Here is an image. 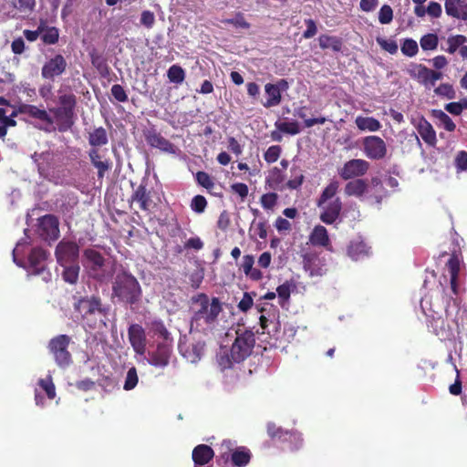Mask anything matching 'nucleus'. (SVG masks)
<instances>
[{
    "label": "nucleus",
    "mask_w": 467,
    "mask_h": 467,
    "mask_svg": "<svg viewBox=\"0 0 467 467\" xmlns=\"http://www.w3.org/2000/svg\"><path fill=\"white\" fill-rule=\"evenodd\" d=\"M275 126L278 131L289 135H296L301 131L299 123L296 120H292L289 122L278 120L275 123Z\"/></svg>",
    "instance_id": "42"
},
{
    "label": "nucleus",
    "mask_w": 467,
    "mask_h": 467,
    "mask_svg": "<svg viewBox=\"0 0 467 467\" xmlns=\"http://www.w3.org/2000/svg\"><path fill=\"white\" fill-rule=\"evenodd\" d=\"M63 270V279L69 284H76L78 279L79 266L77 264L67 265Z\"/></svg>",
    "instance_id": "43"
},
{
    "label": "nucleus",
    "mask_w": 467,
    "mask_h": 467,
    "mask_svg": "<svg viewBox=\"0 0 467 467\" xmlns=\"http://www.w3.org/2000/svg\"><path fill=\"white\" fill-rule=\"evenodd\" d=\"M265 90L267 95L266 101L264 103L265 108L275 107L281 103L282 95L278 91V88L274 86V84L267 83L265 86Z\"/></svg>",
    "instance_id": "37"
},
{
    "label": "nucleus",
    "mask_w": 467,
    "mask_h": 467,
    "mask_svg": "<svg viewBox=\"0 0 467 467\" xmlns=\"http://www.w3.org/2000/svg\"><path fill=\"white\" fill-rule=\"evenodd\" d=\"M57 101H58L57 108L66 109L67 111L76 112L78 100H77V97L74 93L68 92V93L60 94L58 96Z\"/></svg>",
    "instance_id": "39"
},
{
    "label": "nucleus",
    "mask_w": 467,
    "mask_h": 467,
    "mask_svg": "<svg viewBox=\"0 0 467 467\" xmlns=\"http://www.w3.org/2000/svg\"><path fill=\"white\" fill-rule=\"evenodd\" d=\"M167 77L172 83H182L185 78V72L179 65H172L167 71Z\"/></svg>",
    "instance_id": "46"
},
{
    "label": "nucleus",
    "mask_w": 467,
    "mask_h": 467,
    "mask_svg": "<svg viewBox=\"0 0 467 467\" xmlns=\"http://www.w3.org/2000/svg\"><path fill=\"white\" fill-rule=\"evenodd\" d=\"M88 157L92 165L97 169L98 179L102 180L109 171L112 168V161L109 158L96 148H91L88 151Z\"/></svg>",
    "instance_id": "16"
},
{
    "label": "nucleus",
    "mask_w": 467,
    "mask_h": 467,
    "mask_svg": "<svg viewBox=\"0 0 467 467\" xmlns=\"http://www.w3.org/2000/svg\"><path fill=\"white\" fill-rule=\"evenodd\" d=\"M49 111L54 116L53 119L59 132H66L74 126L76 112L67 111L57 107L49 109Z\"/></svg>",
    "instance_id": "14"
},
{
    "label": "nucleus",
    "mask_w": 467,
    "mask_h": 467,
    "mask_svg": "<svg viewBox=\"0 0 467 467\" xmlns=\"http://www.w3.org/2000/svg\"><path fill=\"white\" fill-rule=\"evenodd\" d=\"M85 265L89 269L93 277H99V272L102 270L105 265L104 256L97 250L92 248L85 249L83 252Z\"/></svg>",
    "instance_id": "15"
},
{
    "label": "nucleus",
    "mask_w": 467,
    "mask_h": 467,
    "mask_svg": "<svg viewBox=\"0 0 467 467\" xmlns=\"http://www.w3.org/2000/svg\"><path fill=\"white\" fill-rule=\"evenodd\" d=\"M207 206V201L202 195H195L191 202V208L197 213H202Z\"/></svg>",
    "instance_id": "62"
},
{
    "label": "nucleus",
    "mask_w": 467,
    "mask_h": 467,
    "mask_svg": "<svg viewBox=\"0 0 467 467\" xmlns=\"http://www.w3.org/2000/svg\"><path fill=\"white\" fill-rule=\"evenodd\" d=\"M130 205L133 202L139 204V208L141 211L148 212L150 210L152 200L150 197V192L147 190L146 184L141 182L132 192L130 200Z\"/></svg>",
    "instance_id": "19"
},
{
    "label": "nucleus",
    "mask_w": 467,
    "mask_h": 467,
    "mask_svg": "<svg viewBox=\"0 0 467 467\" xmlns=\"http://www.w3.org/2000/svg\"><path fill=\"white\" fill-rule=\"evenodd\" d=\"M257 310H258V312H260L262 314L259 317L260 327L263 330L262 334L267 333L271 337V338L274 339V341L270 342V344L275 345L276 341L278 340L279 333H280V331L278 329L279 323L275 322L274 320H270L267 317H265L263 314L266 309H264L263 307H261V308H258Z\"/></svg>",
    "instance_id": "25"
},
{
    "label": "nucleus",
    "mask_w": 467,
    "mask_h": 467,
    "mask_svg": "<svg viewBox=\"0 0 467 467\" xmlns=\"http://www.w3.org/2000/svg\"><path fill=\"white\" fill-rule=\"evenodd\" d=\"M38 385L46 392L49 400H53L56 397V388L50 376H47L45 379H40Z\"/></svg>",
    "instance_id": "53"
},
{
    "label": "nucleus",
    "mask_w": 467,
    "mask_h": 467,
    "mask_svg": "<svg viewBox=\"0 0 467 467\" xmlns=\"http://www.w3.org/2000/svg\"><path fill=\"white\" fill-rule=\"evenodd\" d=\"M369 248L362 240H352L347 247L348 255L353 260H358L368 254Z\"/></svg>",
    "instance_id": "32"
},
{
    "label": "nucleus",
    "mask_w": 467,
    "mask_h": 467,
    "mask_svg": "<svg viewBox=\"0 0 467 467\" xmlns=\"http://www.w3.org/2000/svg\"><path fill=\"white\" fill-rule=\"evenodd\" d=\"M255 337L252 330L238 329L236 337L231 348V356L235 363H240L247 358L254 349Z\"/></svg>",
    "instance_id": "3"
},
{
    "label": "nucleus",
    "mask_w": 467,
    "mask_h": 467,
    "mask_svg": "<svg viewBox=\"0 0 467 467\" xmlns=\"http://www.w3.org/2000/svg\"><path fill=\"white\" fill-rule=\"evenodd\" d=\"M128 337L134 352L144 355L147 345L145 329L139 324H131L128 328Z\"/></svg>",
    "instance_id": "9"
},
{
    "label": "nucleus",
    "mask_w": 467,
    "mask_h": 467,
    "mask_svg": "<svg viewBox=\"0 0 467 467\" xmlns=\"http://www.w3.org/2000/svg\"><path fill=\"white\" fill-rule=\"evenodd\" d=\"M451 278H458L461 267V262L457 254H453L446 263Z\"/></svg>",
    "instance_id": "54"
},
{
    "label": "nucleus",
    "mask_w": 467,
    "mask_h": 467,
    "mask_svg": "<svg viewBox=\"0 0 467 467\" xmlns=\"http://www.w3.org/2000/svg\"><path fill=\"white\" fill-rule=\"evenodd\" d=\"M408 74L424 86H430V68L422 64H411L407 70Z\"/></svg>",
    "instance_id": "31"
},
{
    "label": "nucleus",
    "mask_w": 467,
    "mask_h": 467,
    "mask_svg": "<svg viewBox=\"0 0 467 467\" xmlns=\"http://www.w3.org/2000/svg\"><path fill=\"white\" fill-rule=\"evenodd\" d=\"M435 94L438 96L444 97L448 99L455 98V90L453 87L449 83H442L434 89Z\"/></svg>",
    "instance_id": "57"
},
{
    "label": "nucleus",
    "mask_w": 467,
    "mask_h": 467,
    "mask_svg": "<svg viewBox=\"0 0 467 467\" xmlns=\"http://www.w3.org/2000/svg\"><path fill=\"white\" fill-rule=\"evenodd\" d=\"M56 257L61 266L76 264L78 258L79 247L72 241H61L56 248Z\"/></svg>",
    "instance_id": "6"
},
{
    "label": "nucleus",
    "mask_w": 467,
    "mask_h": 467,
    "mask_svg": "<svg viewBox=\"0 0 467 467\" xmlns=\"http://www.w3.org/2000/svg\"><path fill=\"white\" fill-rule=\"evenodd\" d=\"M466 42L467 37L463 35L451 36L447 39L448 47L446 51L450 54H454Z\"/></svg>",
    "instance_id": "45"
},
{
    "label": "nucleus",
    "mask_w": 467,
    "mask_h": 467,
    "mask_svg": "<svg viewBox=\"0 0 467 467\" xmlns=\"http://www.w3.org/2000/svg\"><path fill=\"white\" fill-rule=\"evenodd\" d=\"M305 110H306V107H300L296 109L295 114L298 118L304 119L306 128H311L317 124H324L327 120V118H325V117L306 119V114Z\"/></svg>",
    "instance_id": "44"
},
{
    "label": "nucleus",
    "mask_w": 467,
    "mask_h": 467,
    "mask_svg": "<svg viewBox=\"0 0 467 467\" xmlns=\"http://www.w3.org/2000/svg\"><path fill=\"white\" fill-rule=\"evenodd\" d=\"M48 253L40 247H35L28 255V263L34 275H40L46 270V261Z\"/></svg>",
    "instance_id": "18"
},
{
    "label": "nucleus",
    "mask_w": 467,
    "mask_h": 467,
    "mask_svg": "<svg viewBox=\"0 0 467 467\" xmlns=\"http://www.w3.org/2000/svg\"><path fill=\"white\" fill-rule=\"evenodd\" d=\"M88 140L92 148L104 146L109 142L107 130L103 127L96 128L88 133Z\"/></svg>",
    "instance_id": "33"
},
{
    "label": "nucleus",
    "mask_w": 467,
    "mask_h": 467,
    "mask_svg": "<svg viewBox=\"0 0 467 467\" xmlns=\"http://www.w3.org/2000/svg\"><path fill=\"white\" fill-rule=\"evenodd\" d=\"M415 128L425 143L430 146H435L437 142L436 131L423 116L419 118Z\"/></svg>",
    "instance_id": "24"
},
{
    "label": "nucleus",
    "mask_w": 467,
    "mask_h": 467,
    "mask_svg": "<svg viewBox=\"0 0 467 467\" xmlns=\"http://www.w3.org/2000/svg\"><path fill=\"white\" fill-rule=\"evenodd\" d=\"M393 19V10L389 5H383L379 12V21L380 24H389Z\"/></svg>",
    "instance_id": "60"
},
{
    "label": "nucleus",
    "mask_w": 467,
    "mask_h": 467,
    "mask_svg": "<svg viewBox=\"0 0 467 467\" xmlns=\"http://www.w3.org/2000/svg\"><path fill=\"white\" fill-rule=\"evenodd\" d=\"M111 95L119 102H126L128 100V95L124 88L119 84H114L111 87Z\"/></svg>",
    "instance_id": "64"
},
{
    "label": "nucleus",
    "mask_w": 467,
    "mask_h": 467,
    "mask_svg": "<svg viewBox=\"0 0 467 467\" xmlns=\"http://www.w3.org/2000/svg\"><path fill=\"white\" fill-rule=\"evenodd\" d=\"M66 68L67 61L62 55L58 54L44 64L41 75L44 78L54 79L56 77L62 75Z\"/></svg>",
    "instance_id": "12"
},
{
    "label": "nucleus",
    "mask_w": 467,
    "mask_h": 467,
    "mask_svg": "<svg viewBox=\"0 0 467 467\" xmlns=\"http://www.w3.org/2000/svg\"><path fill=\"white\" fill-rule=\"evenodd\" d=\"M109 306L101 305L89 315L82 319L85 326L90 329H102L107 327Z\"/></svg>",
    "instance_id": "13"
},
{
    "label": "nucleus",
    "mask_w": 467,
    "mask_h": 467,
    "mask_svg": "<svg viewBox=\"0 0 467 467\" xmlns=\"http://www.w3.org/2000/svg\"><path fill=\"white\" fill-rule=\"evenodd\" d=\"M151 328L155 335L162 338V341L172 342L171 334L166 328L165 325L161 320H156L151 323Z\"/></svg>",
    "instance_id": "48"
},
{
    "label": "nucleus",
    "mask_w": 467,
    "mask_h": 467,
    "mask_svg": "<svg viewBox=\"0 0 467 467\" xmlns=\"http://www.w3.org/2000/svg\"><path fill=\"white\" fill-rule=\"evenodd\" d=\"M102 304L101 298L98 296H82L74 303V308L78 312L83 319L86 316L92 313Z\"/></svg>",
    "instance_id": "17"
},
{
    "label": "nucleus",
    "mask_w": 467,
    "mask_h": 467,
    "mask_svg": "<svg viewBox=\"0 0 467 467\" xmlns=\"http://www.w3.org/2000/svg\"><path fill=\"white\" fill-rule=\"evenodd\" d=\"M368 169V161L363 159H353L344 163L343 167L338 171V174L343 180L347 181L365 175Z\"/></svg>",
    "instance_id": "8"
},
{
    "label": "nucleus",
    "mask_w": 467,
    "mask_h": 467,
    "mask_svg": "<svg viewBox=\"0 0 467 467\" xmlns=\"http://www.w3.org/2000/svg\"><path fill=\"white\" fill-rule=\"evenodd\" d=\"M138 380H139V379H138L137 369L135 367H132L127 372L123 389L125 390L133 389L136 387V385L138 384Z\"/></svg>",
    "instance_id": "56"
},
{
    "label": "nucleus",
    "mask_w": 467,
    "mask_h": 467,
    "mask_svg": "<svg viewBox=\"0 0 467 467\" xmlns=\"http://www.w3.org/2000/svg\"><path fill=\"white\" fill-rule=\"evenodd\" d=\"M322 207L324 211L320 213V220L326 224H332L340 215L342 202L340 198L337 197Z\"/></svg>",
    "instance_id": "20"
},
{
    "label": "nucleus",
    "mask_w": 467,
    "mask_h": 467,
    "mask_svg": "<svg viewBox=\"0 0 467 467\" xmlns=\"http://www.w3.org/2000/svg\"><path fill=\"white\" fill-rule=\"evenodd\" d=\"M400 50L403 55L412 57L419 51L418 43L412 38H406L401 44Z\"/></svg>",
    "instance_id": "50"
},
{
    "label": "nucleus",
    "mask_w": 467,
    "mask_h": 467,
    "mask_svg": "<svg viewBox=\"0 0 467 467\" xmlns=\"http://www.w3.org/2000/svg\"><path fill=\"white\" fill-rule=\"evenodd\" d=\"M205 342L197 341L190 344L182 352V356L191 363L199 362L204 355Z\"/></svg>",
    "instance_id": "28"
},
{
    "label": "nucleus",
    "mask_w": 467,
    "mask_h": 467,
    "mask_svg": "<svg viewBox=\"0 0 467 467\" xmlns=\"http://www.w3.org/2000/svg\"><path fill=\"white\" fill-rule=\"evenodd\" d=\"M195 179L197 183L205 188L208 192H212V188H215L213 179L205 171H198Z\"/></svg>",
    "instance_id": "51"
},
{
    "label": "nucleus",
    "mask_w": 467,
    "mask_h": 467,
    "mask_svg": "<svg viewBox=\"0 0 467 467\" xmlns=\"http://www.w3.org/2000/svg\"><path fill=\"white\" fill-rule=\"evenodd\" d=\"M420 47L423 50H435L439 44V38L436 34H427L420 39Z\"/></svg>",
    "instance_id": "47"
},
{
    "label": "nucleus",
    "mask_w": 467,
    "mask_h": 467,
    "mask_svg": "<svg viewBox=\"0 0 467 467\" xmlns=\"http://www.w3.org/2000/svg\"><path fill=\"white\" fill-rule=\"evenodd\" d=\"M112 294L120 302L134 305L140 300L142 292L136 277L123 271L115 276L112 284Z\"/></svg>",
    "instance_id": "2"
},
{
    "label": "nucleus",
    "mask_w": 467,
    "mask_h": 467,
    "mask_svg": "<svg viewBox=\"0 0 467 467\" xmlns=\"http://www.w3.org/2000/svg\"><path fill=\"white\" fill-rule=\"evenodd\" d=\"M296 288L293 281H285L276 288V294L279 299V305L284 307L290 299L291 292Z\"/></svg>",
    "instance_id": "38"
},
{
    "label": "nucleus",
    "mask_w": 467,
    "mask_h": 467,
    "mask_svg": "<svg viewBox=\"0 0 467 467\" xmlns=\"http://www.w3.org/2000/svg\"><path fill=\"white\" fill-rule=\"evenodd\" d=\"M266 430L267 434L273 440L286 441L299 439V435L296 432L283 430L274 422L267 423Z\"/></svg>",
    "instance_id": "27"
},
{
    "label": "nucleus",
    "mask_w": 467,
    "mask_h": 467,
    "mask_svg": "<svg viewBox=\"0 0 467 467\" xmlns=\"http://www.w3.org/2000/svg\"><path fill=\"white\" fill-rule=\"evenodd\" d=\"M368 188L365 180L356 179L348 182L345 186V193L348 196H362Z\"/></svg>",
    "instance_id": "35"
},
{
    "label": "nucleus",
    "mask_w": 467,
    "mask_h": 467,
    "mask_svg": "<svg viewBox=\"0 0 467 467\" xmlns=\"http://www.w3.org/2000/svg\"><path fill=\"white\" fill-rule=\"evenodd\" d=\"M318 44L322 49L331 48L334 52H340L343 47V42L340 37L326 34L319 36Z\"/></svg>",
    "instance_id": "34"
},
{
    "label": "nucleus",
    "mask_w": 467,
    "mask_h": 467,
    "mask_svg": "<svg viewBox=\"0 0 467 467\" xmlns=\"http://www.w3.org/2000/svg\"><path fill=\"white\" fill-rule=\"evenodd\" d=\"M223 302L216 296L210 297L205 293H198L190 299L191 329H214L219 324V316L223 307Z\"/></svg>",
    "instance_id": "1"
},
{
    "label": "nucleus",
    "mask_w": 467,
    "mask_h": 467,
    "mask_svg": "<svg viewBox=\"0 0 467 467\" xmlns=\"http://www.w3.org/2000/svg\"><path fill=\"white\" fill-rule=\"evenodd\" d=\"M172 352V342L161 341L157 344L156 349L150 352L149 362L160 368L166 367Z\"/></svg>",
    "instance_id": "10"
},
{
    "label": "nucleus",
    "mask_w": 467,
    "mask_h": 467,
    "mask_svg": "<svg viewBox=\"0 0 467 467\" xmlns=\"http://www.w3.org/2000/svg\"><path fill=\"white\" fill-rule=\"evenodd\" d=\"M252 453L251 451L245 446H236L230 462L234 467H245L251 461Z\"/></svg>",
    "instance_id": "30"
},
{
    "label": "nucleus",
    "mask_w": 467,
    "mask_h": 467,
    "mask_svg": "<svg viewBox=\"0 0 467 467\" xmlns=\"http://www.w3.org/2000/svg\"><path fill=\"white\" fill-rule=\"evenodd\" d=\"M445 11L453 18L467 20V3L463 0H446Z\"/></svg>",
    "instance_id": "26"
},
{
    "label": "nucleus",
    "mask_w": 467,
    "mask_h": 467,
    "mask_svg": "<svg viewBox=\"0 0 467 467\" xmlns=\"http://www.w3.org/2000/svg\"><path fill=\"white\" fill-rule=\"evenodd\" d=\"M235 447V441L229 439H225L217 444L216 463L221 467H228Z\"/></svg>",
    "instance_id": "21"
},
{
    "label": "nucleus",
    "mask_w": 467,
    "mask_h": 467,
    "mask_svg": "<svg viewBox=\"0 0 467 467\" xmlns=\"http://www.w3.org/2000/svg\"><path fill=\"white\" fill-rule=\"evenodd\" d=\"M146 142L152 148L159 149L160 150L167 153L174 154L176 152V146L169 140L165 139L155 129H149L144 131Z\"/></svg>",
    "instance_id": "11"
},
{
    "label": "nucleus",
    "mask_w": 467,
    "mask_h": 467,
    "mask_svg": "<svg viewBox=\"0 0 467 467\" xmlns=\"http://www.w3.org/2000/svg\"><path fill=\"white\" fill-rule=\"evenodd\" d=\"M37 234L44 241H56L59 237V222L54 214H46L38 219Z\"/></svg>",
    "instance_id": "5"
},
{
    "label": "nucleus",
    "mask_w": 467,
    "mask_h": 467,
    "mask_svg": "<svg viewBox=\"0 0 467 467\" xmlns=\"http://www.w3.org/2000/svg\"><path fill=\"white\" fill-rule=\"evenodd\" d=\"M278 195L275 192H268L261 196V204L265 209H273L277 202Z\"/></svg>",
    "instance_id": "63"
},
{
    "label": "nucleus",
    "mask_w": 467,
    "mask_h": 467,
    "mask_svg": "<svg viewBox=\"0 0 467 467\" xmlns=\"http://www.w3.org/2000/svg\"><path fill=\"white\" fill-rule=\"evenodd\" d=\"M203 245H204L203 242L201 240V238L198 236H195V237H192V238L188 239L184 243L183 247L178 246L176 250L178 253H182L183 249L184 250L193 249L195 251H199L203 248Z\"/></svg>",
    "instance_id": "55"
},
{
    "label": "nucleus",
    "mask_w": 467,
    "mask_h": 467,
    "mask_svg": "<svg viewBox=\"0 0 467 467\" xmlns=\"http://www.w3.org/2000/svg\"><path fill=\"white\" fill-rule=\"evenodd\" d=\"M339 182L337 181H332L323 190L317 200V206L322 207L324 204L327 202L328 200L335 197L338 191Z\"/></svg>",
    "instance_id": "40"
},
{
    "label": "nucleus",
    "mask_w": 467,
    "mask_h": 467,
    "mask_svg": "<svg viewBox=\"0 0 467 467\" xmlns=\"http://www.w3.org/2000/svg\"><path fill=\"white\" fill-rule=\"evenodd\" d=\"M433 115L439 119L441 124L447 131H454L456 129L455 123L452 119L442 110H434Z\"/></svg>",
    "instance_id": "52"
},
{
    "label": "nucleus",
    "mask_w": 467,
    "mask_h": 467,
    "mask_svg": "<svg viewBox=\"0 0 467 467\" xmlns=\"http://www.w3.org/2000/svg\"><path fill=\"white\" fill-rule=\"evenodd\" d=\"M309 242L314 246L324 247L332 252V244L329 239L327 230L323 225H316L309 235Z\"/></svg>",
    "instance_id": "22"
},
{
    "label": "nucleus",
    "mask_w": 467,
    "mask_h": 467,
    "mask_svg": "<svg viewBox=\"0 0 467 467\" xmlns=\"http://www.w3.org/2000/svg\"><path fill=\"white\" fill-rule=\"evenodd\" d=\"M59 39V30L55 26H47L44 23V30L41 32V40L46 45H55Z\"/></svg>",
    "instance_id": "41"
},
{
    "label": "nucleus",
    "mask_w": 467,
    "mask_h": 467,
    "mask_svg": "<svg viewBox=\"0 0 467 467\" xmlns=\"http://www.w3.org/2000/svg\"><path fill=\"white\" fill-rule=\"evenodd\" d=\"M281 151L282 149L279 145L270 146L264 154L265 161L267 163L275 162L279 159Z\"/></svg>",
    "instance_id": "58"
},
{
    "label": "nucleus",
    "mask_w": 467,
    "mask_h": 467,
    "mask_svg": "<svg viewBox=\"0 0 467 467\" xmlns=\"http://www.w3.org/2000/svg\"><path fill=\"white\" fill-rule=\"evenodd\" d=\"M355 123L360 130L378 131L381 128L380 122L373 117L358 116Z\"/></svg>",
    "instance_id": "36"
},
{
    "label": "nucleus",
    "mask_w": 467,
    "mask_h": 467,
    "mask_svg": "<svg viewBox=\"0 0 467 467\" xmlns=\"http://www.w3.org/2000/svg\"><path fill=\"white\" fill-rule=\"evenodd\" d=\"M254 258L252 254H245L242 258L240 268L244 275L253 281H259L263 278V273L254 267Z\"/></svg>",
    "instance_id": "29"
},
{
    "label": "nucleus",
    "mask_w": 467,
    "mask_h": 467,
    "mask_svg": "<svg viewBox=\"0 0 467 467\" xmlns=\"http://www.w3.org/2000/svg\"><path fill=\"white\" fill-rule=\"evenodd\" d=\"M464 109H467V99H465L460 102H450L445 105V109L456 116L461 115Z\"/></svg>",
    "instance_id": "59"
},
{
    "label": "nucleus",
    "mask_w": 467,
    "mask_h": 467,
    "mask_svg": "<svg viewBox=\"0 0 467 467\" xmlns=\"http://www.w3.org/2000/svg\"><path fill=\"white\" fill-rule=\"evenodd\" d=\"M28 116L39 119L41 121L47 122V124L52 125L54 123V119L45 109H40L35 105H31L30 110L28 112Z\"/></svg>",
    "instance_id": "49"
},
{
    "label": "nucleus",
    "mask_w": 467,
    "mask_h": 467,
    "mask_svg": "<svg viewBox=\"0 0 467 467\" xmlns=\"http://www.w3.org/2000/svg\"><path fill=\"white\" fill-rule=\"evenodd\" d=\"M377 43L383 50L389 52L391 55H394L398 52V45L395 40L377 37Z\"/></svg>",
    "instance_id": "61"
},
{
    "label": "nucleus",
    "mask_w": 467,
    "mask_h": 467,
    "mask_svg": "<svg viewBox=\"0 0 467 467\" xmlns=\"http://www.w3.org/2000/svg\"><path fill=\"white\" fill-rule=\"evenodd\" d=\"M70 342L71 337L64 334L52 337L48 342V351L60 368L68 367L72 363V356L68 351Z\"/></svg>",
    "instance_id": "4"
},
{
    "label": "nucleus",
    "mask_w": 467,
    "mask_h": 467,
    "mask_svg": "<svg viewBox=\"0 0 467 467\" xmlns=\"http://www.w3.org/2000/svg\"><path fill=\"white\" fill-rule=\"evenodd\" d=\"M363 151L370 160H382L387 155V145L379 136H368L363 140Z\"/></svg>",
    "instance_id": "7"
},
{
    "label": "nucleus",
    "mask_w": 467,
    "mask_h": 467,
    "mask_svg": "<svg viewBox=\"0 0 467 467\" xmlns=\"http://www.w3.org/2000/svg\"><path fill=\"white\" fill-rule=\"evenodd\" d=\"M215 456L214 451L206 444H199L192 450V458L194 467H202Z\"/></svg>",
    "instance_id": "23"
}]
</instances>
